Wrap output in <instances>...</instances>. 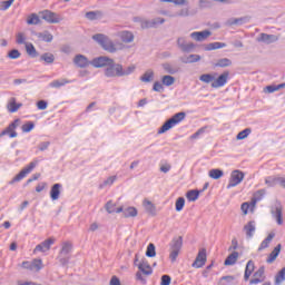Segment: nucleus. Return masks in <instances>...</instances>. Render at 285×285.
Wrapping results in <instances>:
<instances>
[{"mask_svg":"<svg viewBox=\"0 0 285 285\" xmlns=\"http://www.w3.org/2000/svg\"><path fill=\"white\" fill-rule=\"evenodd\" d=\"M21 106H23V104H17V98H10L7 108L9 112H17Z\"/></svg>","mask_w":285,"mask_h":285,"instance_id":"32","label":"nucleus"},{"mask_svg":"<svg viewBox=\"0 0 285 285\" xmlns=\"http://www.w3.org/2000/svg\"><path fill=\"white\" fill-rule=\"evenodd\" d=\"M229 66H233V60L228 58L218 59L214 63V68H229Z\"/></svg>","mask_w":285,"mask_h":285,"instance_id":"30","label":"nucleus"},{"mask_svg":"<svg viewBox=\"0 0 285 285\" xmlns=\"http://www.w3.org/2000/svg\"><path fill=\"white\" fill-rule=\"evenodd\" d=\"M190 14V9L184 8L180 9L178 12L170 14L169 17H188Z\"/></svg>","mask_w":285,"mask_h":285,"instance_id":"54","label":"nucleus"},{"mask_svg":"<svg viewBox=\"0 0 285 285\" xmlns=\"http://www.w3.org/2000/svg\"><path fill=\"white\" fill-rule=\"evenodd\" d=\"M199 80L203 81L204 83H210L215 81V76L210 73H204L199 77Z\"/></svg>","mask_w":285,"mask_h":285,"instance_id":"49","label":"nucleus"},{"mask_svg":"<svg viewBox=\"0 0 285 285\" xmlns=\"http://www.w3.org/2000/svg\"><path fill=\"white\" fill-rule=\"evenodd\" d=\"M250 132H252L250 128H246L237 134L236 139H238V140L246 139V137H248V135H250Z\"/></svg>","mask_w":285,"mask_h":285,"instance_id":"55","label":"nucleus"},{"mask_svg":"<svg viewBox=\"0 0 285 285\" xmlns=\"http://www.w3.org/2000/svg\"><path fill=\"white\" fill-rule=\"evenodd\" d=\"M117 181V176H110L102 184L99 185V188H106V186H112Z\"/></svg>","mask_w":285,"mask_h":285,"instance_id":"48","label":"nucleus"},{"mask_svg":"<svg viewBox=\"0 0 285 285\" xmlns=\"http://www.w3.org/2000/svg\"><path fill=\"white\" fill-rule=\"evenodd\" d=\"M208 176L212 179H222V177H224V170H222V169H212V170H209Z\"/></svg>","mask_w":285,"mask_h":285,"instance_id":"41","label":"nucleus"},{"mask_svg":"<svg viewBox=\"0 0 285 285\" xmlns=\"http://www.w3.org/2000/svg\"><path fill=\"white\" fill-rule=\"evenodd\" d=\"M176 46L178 48V50H180V52H193L195 50V48H197L196 45H194V42H188V40H186V37H178L176 40Z\"/></svg>","mask_w":285,"mask_h":285,"instance_id":"9","label":"nucleus"},{"mask_svg":"<svg viewBox=\"0 0 285 285\" xmlns=\"http://www.w3.org/2000/svg\"><path fill=\"white\" fill-rule=\"evenodd\" d=\"M206 259H207L206 248L199 249L196 256V259L191 264L193 268H204V266H206Z\"/></svg>","mask_w":285,"mask_h":285,"instance_id":"12","label":"nucleus"},{"mask_svg":"<svg viewBox=\"0 0 285 285\" xmlns=\"http://www.w3.org/2000/svg\"><path fill=\"white\" fill-rule=\"evenodd\" d=\"M239 258L238 252H233L227 256V258L224 262L225 266H234V264H237V259Z\"/></svg>","mask_w":285,"mask_h":285,"instance_id":"28","label":"nucleus"},{"mask_svg":"<svg viewBox=\"0 0 285 285\" xmlns=\"http://www.w3.org/2000/svg\"><path fill=\"white\" fill-rule=\"evenodd\" d=\"M186 119V112L180 111L174 115L171 118H169L167 121L164 122V125L158 129V135H164V132H168L170 128H174V126H177V124H181Z\"/></svg>","mask_w":285,"mask_h":285,"instance_id":"2","label":"nucleus"},{"mask_svg":"<svg viewBox=\"0 0 285 285\" xmlns=\"http://www.w3.org/2000/svg\"><path fill=\"white\" fill-rule=\"evenodd\" d=\"M254 271H255V262L248 261L245 267V275H244L245 282H248V279H250V276L253 275Z\"/></svg>","mask_w":285,"mask_h":285,"instance_id":"27","label":"nucleus"},{"mask_svg":"<svg viewBox=\"0 0 285 285\" xmlns=\"http://www.w3.org/2000/svg\"><path fill=\"white\" fill-rule=\"evenodd\" d=\"M184 206H186V199L184 197H179L176 200V210H177V213H181V210H184Z\"/></svg>","mask_w":285,"mask_h":285,"instance_id":"50","label":"nucleus"},{"mask_svg":"<svg viewBox=\"0 0 285 285\" xmlns=\"http://www.w3.org/2000/svg\"><path fill=\"white\" fill-rule=\"evenodd\" d=\"M246 175L244 171L239 169H235L232 171L230 177H229V183L227 185V189L235 188V186H239L242 181H244V177Z\"/></svg>","mask_w":285,"mask_h":285,"instance_id":"10","label":"nucleus"},{"mask_svg":"<svg viewBox=\"0 0 285 285\" xmlns=\"http://www.w3.org/2000/svg\"><path fill=\"white\" fill-rule=\"evenodd\" d=\"M36 37L39 39V41H45L46 43H51L52 39H55L52 33H50V31L48 30L42 32H36Z\"/></svg>","mask_w":285,"mask_h":285,"instance_id":"22","label":"nucleus"},{"mask_svg":"<svg viewBox=\"0 0 285 285\" xmlns=\"http://www.w3.org/2000/svg\"><path fill=\"white\" fill-rule=\"evenodd\" d=\"M8 57L9 59H19V57H21V52L17 49H12L9 51Z\"/></svg>","mask_w":285,"mask_h":285,"instance_id":"59","label":"nucleus"},{"mask_svg":"<svg viewBox=\"0 0 285 285\" xmlns=\"http://www.w3.org/2000/svg\"><path fill=\"white\" fill-rule=\"evenodd\" d=\"M265 184L269 186V188H273V186H277L278 177L269 176L265 179Z\"/></svg>","mask_w":285,"mask_h":285,"instance_id":"52","label":"nucleus"},{"mask_svg":"<svg viewBox=\"0 0 285 285\" xmlns=\"http://www.w3.org/2000/svg\"><path fill=\"white\" fill-rule=\"evenodd\" d=\"M55 242L56 239L52 237L43 240L42 243L36 246V248L33 249V253H47V250H50V246H52Z\"/></svg>","mask_w":285,"mask_h":285,"instance_id":"16","label":"nucleus"},{"mask_svg":"<svg viewBox=\"0 0 285 285\" xmlns=\"http://www.w3.org/2000/svg\"><path fill=\"white\" fill-rule=\"evenodd\" d=\"M86 19L89 21H97V19H101L104 17V12L97 10V11H89L85 14Z\"/></svg>","mask_w":285,"mask_h":285,"instance_id":"33","label":"nucleus"},{"mask_svg":"<svg viewBox=\"0 0 285 285\" xmlns=\"http://www.w3.org/2000/svg\"><path fill=\"white\" fill-rule=\"evenodd\" d=\"M43 268V261L36 258L29 265L28 271H41Z\"/></svg>","mask_w":285,"mask_h":285,"instance_id":"36","label":"nucleus"},{"mask_svg":"<svg viewBox=\"0 0 285 285\" xmlns=\"http://www.w3.org/2000/svg\"><path fill=\"white\" fill-rule=\"evenodd\" d=\"M138 212L137 208L135 207H127L124 210V217L128 218V217H137Z\"/></svg>","mask_w":285,"mask_h":285,"instance_id":"43","label":"nucleus"},{"mask_svg":"<svg viewBox=\"0 0 285 285\" xmlns=\"http://www.w3.org/2000/svg\"><path fill=\"white\" fill-rule=\"evenodd\" d=\"M153 90L155 92H164V85H161L159 81H156L153 86Z\"/></svg>","mask_w":285,"mask_h":285,"instance_id":"61","label":"nucleus"},{"mask_svg":"<svg viewBox=\"0 0 285 285\" xmlns=\"http://www.w3.org/2000/svg\"><path fill=\"white\" fill-rule=\"evenodd\" d=\"M163 68L168 75H177V72H179V69L174 68V66L168 62L163 63Z\"/></svg>","mask_w":285,"mask_h":285,"instance_id":"42","label":"nucleus"},{"mask_svg":"<svg viewBox=\"0 0 285 285\" xmlns=\"http://www.w3.org/2000/svg\"><path fill=\"white\" fill-rule=\"evenodd\" d=\"M135 21L140 22V28H142V30H146L148 28H157V26L166 23V19L164 18H154L151 20L135 18Z\"/></svg>","mask_w":285,"mask_h":285,"instance_id":"7","label":"nucleus"},{"mask_svg":"<svg viewBox=\"0 0 285 285\" xmlns=\"http://www.w3.org/2000/svg\"><path fill=\"white\" fill-rule=\"evenodd\" d=\"M153 79H155V71H153L151 69H148V70L140 77V81H142V83H150V81H153Z\"/></svg>","mask_w":285,"mask_h":285,"instance_id":"35","label":"nucleus"},{"mask_svg":"<svg viewBox=\"0 0 285 285\" xmlns=\"http://www.w3.org/2000/svg\"><path fill=\"white\" fill-rule=\"evenodd\" d=\"M115 204L112 203V200L107 202V204L105 205V208L107 210V213H109V215H112V213H115Z\"/></svg>","mask_w":285,"mask_h":285,"instance_id":"60","label":"nucleus"},{"mask_svg":"<svg viewBox=\"0 0 285 285\" xmlns=\"http://www.w3.org/2000/svg\"><path fill=\"white\" fill-rule=\"evenodd\" d=\"M181 246H184V237L176 236L171 239L169 244V259L170 262H177V257H179V252L181 250Z\"/></svg>","mask_w":285,"mask_h":285,"instance_id":"3","label":"nucleus"},{"mask_svg":"<svg viewBox=\"0 0 285 285\" xmlns=\"http://www.w3.org/2000/svg\"><path fill=\"white\" fill-rule=\"evenodd\" d=\"M135 70H137L135 65H130L129 67L124 68V65L117 63L111 59L109 66L104 69V75L108 79H115V77H128L129 75H132Z\"/></svg>","mask_w":285,"mask_h":285,"instance_id":"1","label":"nucleus"},{"mask_svg":"<svg viewBox=\"0 0 285 285\" xmlns=\"http://www.w3.org/2000/svg\"><path fill=\"white\" fill-rule=\"evenodd\" d=\"M138 269L142 275H153V267L148 264V261H142L138 264Z\"/></svg>","mask_w":285,"mask_h":285,"instance_id":"24","label":"nucleus"},{"mask_svg":"<svg viewBox=\"0 0 285 285\" xmlns=\"http://www.w3.org/2000/svg\"><path fill=\"white\" fill-rule=\"evenodd\" d=\"M271 213H272L273 217H275L278 226H282V224H284V219L282 217V213H283L282 205H279V204L275 205V207L272 208Z\"/></svg>","mask_w":285,"mask_h":285,"instance_id":"18","label":"nucleus"},{"mask_svg":"<svg viewBox=\"0 0 285 285\" xmlns=\"http://www.w3.org/2000/svg\"><path fill=\"white\" fill-rule=\"evenodd\" d=\"M39 18L43 19V21H47V23H61V21H63V18H61V16L50 10L40 11Z\"/></svg>","mask_w":285,"mask_h":285,"instance_id":"8","label":"nucleus"},{"mask_svg":"<svg viewBox=\"0 0 285 285\" xmlns=\"http://www.w3.org/2000/svg\"><path fill=\"white\" fill-rule=\"evenodd\" d=\"M26 51L29 57L35 59V57H39V52H37V49L35 48V45L27 42L26 43Z\"/></svg>","mask_w":285,"mask_h":285,"instance_id":"38","label":"nucleus"},{"mask_svg":"<svg viewBox=\"0 0 285 285\" xmlns=\"http://www.w3.org/2000/svg\"><path fill=\"white\" fill-rule=\"evenodd\" d=\"M273 239H275V233H269L268 236L261 243V246L258 247V252H262L268 248Z\"/></svg>","mask_w":285,"mask_h":285,"instance_id":"29","label":"nucleus"},{"mask_svg":"<svg viewBox=\"0 0 285 285\" xmlns=\"http://www.w3.org/2000/svg\"><path fill=\"white\" fill-rule=\"evenodd\" d=\"M120 39L124 43H132L135 41V35L130 31H121Z\"/></svg>","mask_w":285,"mask_h":285,"instance_id":"31","label":"nucleus"},{"mask_svg":"<svg viewBox=\"0 0 285 285\" xmlns=\"http://www.w3.org/2000/svg\"><path fill=\"white\" fill-rule=\"evenodd\" d=\"M243 230L245 232V235L247 237V239H253V236L255 235V220H249L243 228Z\"/></svg>","mask_w":285,"mask_h":285,"instance_id":"19","label":"nucleus"},{"mask_svg":"<svg viewBox=\"0 0 285 285\" xmlns=\"http://www.w3.org/2000/svg\"><path fill=\"white\" fill-rule=\"evenodd\" d=\"M94 41L99 43L104 50L107 52H117V48L115 47V43L108 39V37L104 33H96L92 36Z\"/></svg>","mask_w":285,"mask_h":285,"instance_id":"4","label":"nucleus"},{"mask_svg":"<svg viewBox=\"0 0 285 285\" xmlns=\"http://www.w3.org/2000/svg\"><path fill=\"white\" fill-rule=\"evenodd\" d=\"M20 121H21L20 119L13 120L4 130L0 132V139L1 137H6V135H9L11 139H14V137H17L18 135L14 130L19 128Z\"/></svg>","mask_w":285,"mask_h":285,"instance_id":"11","label":"nucleus"},{"mask_svg":"<svg viewBox=\"0 0 285 285\" xmlns=\"http://www.w3.org/2000/svg\"><path fill=\"white\" fill-rule=\"evenodd\" d=\"M198 6L204 10V8H210L213 4L208 0H199Z\"/></svg>","mask_w":285,"mask_h":285,"instance_id":"62","label":"nucleus"},{"mask_svg":"<svg viewBox=\"0 0 285 285\" xmlns=\"http://www.w3.org/2000/svg\"><path fill=\"white\" fill-rule=\"evenodd\" d=\"M14 3V0L0 1V10H8L10 6Z\"/></svg>","mask_w":285,"mask_h":285,"instance_id":"58","label":"nucleus"},{"mask_svg":"<svg viewBox=\"0 0 285 285\" xmlns=\"http://www.w3.org/2000/svg\"><path fill=\"white\" fill-rule=\"evenodd\" d=\"M161 81H163L164 86H173V83H175V77H173V76H164Z\"/></svg>","mask_w":285,"mask_h":285,"instance_id":"56","label":"nucleus"},{"mask_svg":"<svg viewBox=\"0 0 285 285\" xmlns=\"http://www.w3.org/2000/svg\"><path fill=\"white\" fill-rule=\"evenodd\" d=\"M39 164V160L31 161L27 167H24L18 175H16L9 184H17L18 181H21V179H24L27 175H30L31 170H35L37 168V165Z\"/></svg>","mask_w":285,"mask_h":285,"instance_id":"6","label":"nucleus"},{"mask_svg":"<svg viewBox=\"0 0 285 285\" xmlns=\"http://www.w3.org/2000/svg\"><path fill=\"white\" fill-rule=\"evenodd\" d=\"M285 281V267H283L275 276V285L282 284Z\"/></svg>","mask_w":285,"mask_h":285,"instance_id":"46","label":"nucleus"},{"mask_svg":"<svg viewBox=\"0 0 285 285\" xmlns=\"http://www.w3.org/2000/svg\"><path fill=\"white\" fill-rule=\"evenodd\" d=\"M70 253H72V244L68 242L62 243V247L58 255L61 266H68L70 262Z\"/></svg>","mask_w":285,"mask_h":285,"instance_id":"5","label":"nucleus"},{"mask_svg":"<svg viewBox=\"0 0 285 285\" xmlns=\"http://www.w3.org/2000/svg\"><path fill=\"white\" fill-rule=\"evenodd\" d=\"M222 48H226V42H210L206 45L205 50L210 52V50H219Z\"/></svg>","mask_w":285,"mask_h":285,"instance_id":"34","label":"nucleus"},{"mask_svg":"<svg viewBox=\"0 0 285 285\" xmlns=\"http://www.w3.org/2000/svg\"><path fill=\"white\" fill-rule=\"evenodd\" d=\"M256 41H258V43H266L267 46H269V43H275L279 41V36L261 33L258 38H256Z\"/></svg>","mask_w":285,"mask_h":285,"instance_id":"15","label":"nucleus"},{"mask_svg":"<svg viewBox=\"0 0 285 285\" xmlns=\"http://www.w3.org/2000/svg\"><path fill=\"white\" fill-rule=\"evenodd\" d=\"M142 206H144L146 213L151 215V217H155V215H157V207L155 206V204H153V202L145 199L142 202Z\"/></svg>","mask_w":285,"mask_h":285,"instance_id":"21","label":"nucleus"},{"mask_svg":"<svg viewBox=\"0 0 285 285\" xmlns=\"http://www.w3.org/2000/svg\"><path fill=\"white\" fill-rule=\"evenodd\" d=\"M171 278L169 275H163L161 276V281H160V285H170Z\"/></svg>","mask_w":285,"mask_h":285,"instance_id":"64","label":"nucleus"},{"mask_svg":"<svg viewBox=\"0 0 285 285\" xmlns=\"http://www.w3.org/2000/svg\"><path fill=\"white\" fill-rule=\"evenodd\" d=\"M73 63L78 66V68H88V65L90 61H88V58L83 55H77L73 58Z\"/></svg>","mask_w":285,"mask_h":285,"instance_id":"20","label":"nucleus"},{"mask_svg":"<svg viewBox=\"0 0 285 285\" xmlns=\"http://www.w3.org/2000/svg\"><path fill=\"white\" fill-rule=\"evenodd\" d=\"M110 61H112L111 58H108L106 56H100L98 58H94L90 62L94 68H108L110 65Z\"/></svg>","mask_w":285,"mask_h":285,"instance_id":"13","label":"nucleus"},{"mask_svg":"<svg viewBox=\"0 0 285 285\" xmlns=\"http://www.w3.org/2000/svg\"><path fill=\"white\" fill-rule=\"evenodd\" d=\"M28 26H39L41 23V19L37 13H31L27 18Z\"/></svg>","mask_w":285,"mask_h":285,"instance_id":"37","label":"nucleus"},{"mask_svg":"<svg viewBox=\"0 0 285 285\" xmlns=\"http://www.w3.org/2000/svg\"><path fill=\"white\" fill-rule=\"evenodd\" d=\"M186 197H187L188 202H197V199H199V190L191 189V190L187 191Z\"/></svg>","mask_w":285,"mask_h":285,"instance_id":"40","label":"nucleus"},{"mask_svg":"<svg viewBox=\"0 0 285 285\" xmlns=\"http://www.w3.org/2000/svg\"><path fill=\"white\" fill-rule=\"evenodd\" d=\"M266 195V189H259L256 193H254V196L252 198V204L255 206L257 202H262L264 196Z\"/></svg>","mask_w":285,"mask_h":285,"instance_id":"39","label":"nucleus"},{"mask_svg":"<svg viewBox=\"0 0 285 285\" xmlns=\"http://www.w3.org/2000/svg\"><path fill=\"white\" fill-rule=\"evenodd\" d=\"M40 61H45L46 63H55V55L46 52L40 57Z\"/></svg>","mask_w":285,"mask_h":285,"instance_id":"45","label":"nucleus"},{"mask_svg":"<svg viewBox=\"0 0 285 285\" xmlns=\"http://www.w3.org/2000/svg\"><path fill=\"white\" fill-rule=\"evenodd\" d=\"M229 71H224L217 79L212 82V88H224L225 83H228Z\"/></svg>","mask_w":285,"mask_h":285,"instance_id":"14","label":"nucleus"},{"mask_svg":"<svg viewBox=\"0 0 285 285\" xmlns=\"http://www.w3.org/2000/svg\"><path fill=\"white\" fill-rule=\"evenodd\" d=\"M157 255V250L155 249V244L150 243L147 246L146 256L147 257H155Z\"/></svg>","mask_w":285,"mask_h":285,"instance_id":"51","label":"nucleus"},{"mask_svg":"<svg viewBox=\"0 0 285 285\" xmlns=\"http://www.w3.org/2000/svg\"><path fill=\"white\" fill-rule=\"evenodd\" d=\"M235 282V276H223L220 277L218 285H229V284H234Z\"/></svg>","mask_w":285,"mask_h":285,"instance_id":"44","label":"nucleus"},{"mask_svg":"<svg viewBox=\"0 0 285 285\" xmlns=\"http://www.w3.org/2000/svg\"><path fill=\"white\" fill-rule=\"evenodd\" d=\"M212 35L210 30L194 31L190 33V39H194V41H206Z\"/></svg>","mask_w":285,"mask_h":285,"instance_id":"17","label":"nucleus"},{"mask_svg":"<svg viewBox=\"0 0 285 285\" xmlns=\"http://www.w3.org/2000/svg\"><path fill=\"white\" fill-rule=\"evenodd\" d=\"M22 132H30L31 130L35 129V122L28 121L24 125H22Z\"/></svg>","mask_w":285,"mask_h":285,"instance_id":"57","label":"nucleus"},{"mask_svg":"<svg viewBox=\"0 0 285 285\" xmlns=\"http://www.w3.org/2000/svg\"><path fill=\"white\" fill-rule=\"evenodd\" d=\"M37 108H38V110H46V108H48V101L39 100L37 102Z\"/></svg>","mask_w":285,"mask_h":285,"instance_id":"63","label":"nucleus"},{"mask_svg":"<svg viewBox=\"0 0 285 285\" xmlns=\"http://www.w3.org/2000/svg\"><path fill=\"white\" fill-rule=\"evenodd\" d=\"M61 184L57 183L55 185H52L51 189H50V197L52 199V202H57V199H59V195H61Z\"/></svg>","mask_w":285,"mask_h":285,"instance_id":"23","label":"nucleus"},{"mask_svg":"<svg viewBox=\"0 0 285 285\" xmlns=\"http://www.w3.org/2000/svg\"><path fill=\"white\" fill-rule=\"evenodd\" d=\"M66 83H70V80L61 79V80H53L50 82V88H61V86H66Z\"/></svg>","mask_w":285,"mask_h":285,"instance_id":"47","label":"nucleus"},{"mask_svg":"<svg viewBox=\"0 0 285 285\" xmlns=\"http://www.w3.org/2000/svg\"><path fill=\"white\" fill-rule=\"evenodd\" d=\"M16 43H18V46H26V33L23 32H18L16 36Z\"/></svg>","mask_w":285,"mask_h":285,"instance_id":"53","label":"nucleus"},{"mask_svg":"<svg viewBox=\"0 0 285 285\" xmlns=\"http://www.w3.org/2000/svg\"><path fill=\"white\" fill-rule=\"evenodd\" d=\"M248 17L243 18H229L226 21V26H244V23H247Z\"/></svg>","mask_w":285,"mask_h":285,"instance_id":"26","label":"nucleus"},{"mask_svg":"<svg viewBox=\"0 0 285 285\" xmlns=\"http://www.w3.org/2000/svg\"><path fill=\"white\" fill-rule=\"evenodd\" d=\"M279 253H282V244H278L269 254V256L267 257L266 262L267 264H273V262H275V259H277V257H279Z\"/></svg>","mask_w":285,"mask_h":285,"instance_id":"25","label":"nucleus"}]
</instances>
